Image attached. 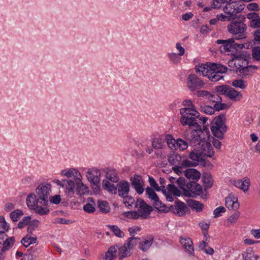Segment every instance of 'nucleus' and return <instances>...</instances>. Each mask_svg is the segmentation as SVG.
I'll use <instances>...</instances> for the list:
<instances>
[{
	"instance_id": "f257e3e1",
	"label": "nucleus",
	"mask_w": 260,
	"mask_h": 260,
	"mask_svg": "<svg viewBox=\"0 0 260 260\" xmlns=\"http://www.w3.org/2000/svg\"><path fill=\"white\" fill-rule=\"evenodd\" d=\"M51 184L44 182L38 186L36 194H29L26 199V204L30 210L40 215H46L49 213L47 207L51 189Z\"/></svg>"
},
{
	"instance_id": "f03ea898",
	"label": "nucleus",
	"mask_w": 260,
	"mask_h": 260,
	"mask_svg": "<svg viewBox=\"0 0 260 260\" xmlns=\"http://www.w3.org/2000/svg\"><path fill=\"white\" fill-rule=\"evenodd\" d=\"M180 113L181 115L180 121L183 125L199 126L196 119L200 116L198 111L193 108H184L180 109Z\"/></svg>"
},
{
	"instance_id": "7ed1b4c3",
	"label": "nucleus",
	"mask_w": 260,
	"mask_h": 260,
	"mask_svg": "<svg viewBox=\"0 0 260 260\" xmlns=\"http://www.w3.org/2000/svg\"><path fill=\"white\" fill-rule=\"evenodd\" d=\"M227 29L233 36L234 39L241 40L247 37V26L240 20H233L228 25Z\"/></svg>"
},
{
	"instance_id": "20e7f679",
	"label": "nucleus",
	"mask_w": 260,
	"mask_h": 260,
	"mask_svg": "<svg viewBox=\"0 0 260 260\" xmlns=\"http://www.w3.org/2000/svg\"><path fill=\"white\" fill-rule=\"evenodd\" d=\"M225 119V115L220 114L215 117L212 122L211 131L213 135L220 139H222L224 134L227 131V126L223 122Z\"/></svg>"
},
{
	"instance_id": "39448f33",
	"label": "nucleus",
	"mask_w": 260,
	"mask_h": 260,
	"mask_svg": "<svg viewBox=\"0 0 260 260\" xmlns=\"http://www.w3.org/2000/svg\"><path fill=\"white\" fill-rule=\"evenodd\" d=\"M243 9L242 5H239L237 2L233 1L226 3L225 6L223 9V12L228 15V21L234 20L237 17V14L242 11Z\"/></svg>"
},
{
	"instance_id": "423d86ee",
	"label": "nucleus",
	"mask_w": 260,
	"mask_h": 260,
	"mask_svg": "<svg viewBox=\"0 0 260 260\" xmlns=\"http://www.w3.org/2000/svg\"><path fill=\"white\" fill-rule=\"evenodd\" d=\"M187 209L185 204L179 200L175 202L174 205L167 207L166 205H163L160 211L163 212H168L171 211L179 216H184L186 214Z\"/></svg>"
},
{
	"instance_id": "0eeeda50",
	"label": "nucleus",
	"mask_w": 260,
	"mask_h": 260,
	"mask_svg": "<svg viewBox=\"0 0 260 260\" xmlns=\"http://www.w3.org/2000/svg\"><path fill=\"white\" fill-rule=\"evenodd\" d=\"M187 140L189 141V144L192 146L200 145L206 141L205 134L201 127L192 131L190 137L187 138Z\"/></svg>"
},
{
	"instance_id": "6e6552de",
	"label": "nucleus",
	"mask_w": 260,
	"mask_h": 260,
	"mask_svg": "<svg viewBox=\"0 0 260 260\" xmlns=\"http://www.w3.org/2000/svg\"><path fill=\"white\" fill-rule=\"evenodd\" d=\"M117 185L118 195L121 198L125 199L124 203L126 204L127 202L126 199L127 198L128 199V201L127 202L128 205H129V203L133 204L134 202V199L133 198L128 197V196L130 187V185L128 182L127 181H121L119 182Z\"/></svg>"
},
{
	"instance_id": "1a4fd4ad",
	"label": "nucleus",
	"mask_w": 260,
	"mask_h": 260,
	"mask_svg": "<svg viewBox=\"0 0 260 260\" xmlns=\"http://www.w3.org/2000/svg\"><path fill=\"white\" fill-rule=\"evenodd\" d=\"M187 86L191 91H195L203 87L205 83L196 75L191 74L189 75L187 79Z\"/></svg>"
},
{
	"instance_id": "9d476101",
	"label": "nucleus",
	"mask_w": 260,
	"mask_h": 260,
	"mask_svg": "<svg viewBox=\"0 0 260 260\" xmlns=\"http://www.w3.org/2000/svg\"><path fill=\"white\" fill-rule=\"evenodd\" d=\"M77 177V179L75 181H73L72 179L70 180L74 183V194L76 191L78 195H83L88 193V188L85 184H84L82 181V176L80 173H76V174Z\"/></svg>"
},
{
	"instance_id": "9b49d317",
	"label": "nucleus",
	"mask_w": 260,
	"mask_h": 260,
	"mask_svg": "<svg viewBox=\"0 0 260 260\" xmlns=\"http://www.w3.org/2000/svg\"><path fill=\"white\" fill-rule=\"evenodd\" d=\"M86 176L90 183L94 186H99L100 182L101 172L95 168L89 169L86 172Z\"/></svg>"
},
{
	"instance_id": "f8f14e48",
	"label": "nucleus",
	"mask_w": 260,
	"mask_h": 260,
	"mask_svg": "<svg viewBox=\"0 0 260 260\" xmlns=\"http://www.w3.org/2000/svg\"><path fill=\"white\" fill-rule=\"evenodd\" d=\"M216 42L218 44L221 45L219 47V50L222 53L232 52L236 49V43L234 38L228 40H217Z\"/></svg>"
},
{
	"instance_id": "ddd939ff",
	"label": "nucleus",
	"mask_w": 260,
	"mask_h": 260,
	"mask_svg": "<svg viewBox=\"0 0 260 260\" xmlns=\"http://www.w3.org/2000/svg\"><path fill=\"white\" fill-rule=\"evenodd\" d=\"M53 182L65 188L64 192L68 198H72L74 197V183L71 180L65 179L61 181L54 179Z\"/></svg>"
},
{
	"instance_id": "4468645a",
	"label": "nucleus",
	"mask_w": 260,
	"mask_h": 260,
	"mask_svg": "<svg viewBox=\"0 0 260 260\" xmlns=\"http://www.w3.org/2000/svg\"><path fill=\"white\" fill-rule=\"evenodd\" d=\"M146 194L148 196L149 199H151L153 201V205L154 207L157 210L160 211V209L162 208L163 205L162 202L159 200V197L155 193L153 188L148 186L146 188Z\"/></svg>"
},
{
	"instance_id": "2eb2a0df",
	"label": "nucleus",
	"mask_w": 260,
	"mask_h": 260,
	"mask_svg": "<svg viewBox=\"0 0 260 260\" xmlns=\"http://www.w3.org/2000/svg\"><path fill=\"white\" fill-rule=\"evenodd\" d=\"M131 181L132 187L138 194H142L144 192V189L143 187L144 182L141 176L134 175V177L131 178Z\"/></svg>"
},
{
	"instance_id": "dca6fc26",
	"label": "nucleus",
	"mask_w": 260,
	"mask_h": 260,
	"mask_svg": "<svg viewBox=\"0 0 260 260\" xmlns=\"http://www.w3.org/2000/svg\"><path fill=\"white\" fill-rule=\"evenodd\" d=\"M153 210L152 207L148 205L143 200L140 199L138 211L141 214V218L146 219Z\"/></svg>"
},
{
	"instance_id": "f3484780",
	"label": "nucleus",
	"mask_w": 260,
	"mask_h": 260,
	"mask_svg": "<svg viewBox=\"0 0 260 260\" xmlns=\"http://www.w3.org/2000/svg\"><path fill=\"white\" fill-rule=\"evenodd\" d=\"M258 69V67L254 65H248L247 64L246 66H244L242 68L238 70L239 73L243 78H247L249 76H251L253 73Z\"/></svg>"
},
{
	"instance_id": "a211bd4d",
	"label": "nucleus",
	"mask_w": 260,
	"mask_h": 260,
	"mask_svg": "<svg viewBox=\"0 0 260 260\" xmlns=\"http://www.w3.org/2000/svg\"><path fill=\"white\" fill-rule=\"evenodd\" d=\"M198 165L197 162H194L193 161H190L188 159L183 160L181 162L180 166L179 167H173V170L177 173L178 175L182 174L183 172V168L191 167H196Z\"/></svg>"
},
{
	"instance_id": "6ab92c4d",
	"label": "nucleus",
	"mask_w": 260,
	"mask_h": 260,
	"mask_svg": "<svg viewBox=\"0 0 260 260\" xmlns=\"http://www.w3.org/2000/svg\"><path fill=\"white\" fill-rule=\"evenodd\" d=\"M225 205L229 210H236L239 207L238 199L232 194L225 198Z\"/></svg>"
},
{
	"instance_id": "aec40b11",
	"label": "nucleus",
	"mask_w": 260,
	"mask_h": 260,
	"mask_svg": "<svg viewBox=\"0 0 260 260\" xmlns=\"http://www.w3.org/2000/svg\"><path fill=\"white\" fill-rule=\"evenodd\" d=\"M184 176L191 181H197L201 177V173L195 169H187L183 172Z\"/></svg>"
},
{
	"instance_id": "412c9836",
	"label": "nucleus",
	"mask_w": 260,
	"mask_h": 260,
	"mask_svg": "<svg viewBox=\"0 0 260 260\" xmlns=\"http://www.w3.org/2000/svg\"><path fill=\"white\" fill-rule=\"evenodd\" d=\"M202 153H203L204 159L206 157H211L214 155V149L210 143L206 141L201 144Z\"/></svg>"
},
{
	"instance_id": "4be33fe9",
	"label": "nucleus",
	"mask_w": 260,
	"mask_h": 260,
	"mask_svg": "<svg viewBox=\"0 0 260 260\" xmlns=\"http://www.w3.org/2000/svg\"><path fill=\"white\" fill-rule=\"evenodd\" d=\"M180 242L183 246L185 251L190 255H192L194 253V247L191 239L180 238Z\"/></svg>"
},
{
	"instance_id": "5701e85b",
	"label": "nucleus",
	"mask_w": 260,
	"mask_h": 260,
	"mask_svg": "<svg viewBox=\"0 0 260 260\" xmlns=\"http://www.w3.org/2000/svg\"><path fill=\"white\" fill-rule=\"evenodd\" d=\"M9 229V224L6 222L4 217L0 216V244H2L7 237L6 233Z\"/></svg>"
},
{
	"instance_id": "b1692460",
	"label": "nucleus",
	"mask_w": 260,
	"mask_h": 260,
	"mask_svg": "<svg viewBox=\"0 0 260 260\" xmlns=\"http://www.w3.org/2000/svg\"><path fill=\"white\" fill-rule=\"evenodd\" d=\"M118 256L119 260H122L123 258L129 256L132 254L131 249L128 248L125 243L123 245L118 244Z\"/></svg>"
},
{
	"instance_id": "393cba45",
	"label": "nucleus",
	"mask_w": 260,
	"mask_h": 260,
	"mask_svg": "<svg viewBox=\"0 0 260 260\" xmlns=\"http://www.w3.org/2000/svg\"><path fill=\"white\" fill-rule=\"evenodd\" d=\"M186 186L188 192L200 195L202 192V187L201 185L197 183V181H190L186 183Z\"/></svg>"
},
{
	"instance_id": "a878e982",
	"label": "nucleus",
	"mask_w": 260,
	"mask_h": 260,
	"mask_svg": "<svg viewBox=\"0 0 260 260\" xmlns=\"http://www.w3.org/2000/svg\"><path fill=\"white\" fill-rule=\"evenodd\" d=\"M195 71L197 73H199L200 75L207 77L208 74L210 73V63L206 64H199L196 66L194 68Z\"/></svg>"
},
{
	"instance_id": "bb28decb",
	"label": "nucleus",
	"mask_w": 260,
	"mask_h": 260,
	"mask_svg": "<svg viewBox=\"0 0 260 260\" xmlns=\"http://www.w3.org/2000/svg\"><path fill=\"white\" fill-rule=\"evenodd\" d=\"M188 157L194 162H201L205 160L200 149H194L189 154Z\"/></svg>"
},
{
	"instance_id": "cd10ccee",
	"label": "nucleus",
	"mask_w": 260,
	"mask_h": 260,
	"mask_svg": "<svg viewBox=\"0 0 260 260\" xmlns=\"http://www.w3.org/2000/svg\"><path fill=\"white\" fill-rule=\"evenodd\" d=\"M117 248H118V244L111 246L106 253L105 256V260H114L117 256H118Z\"/></svg>"
},
{
	"instance_id": "c85d7f7f",
	"label": "nucleus",
	"mask_w": 260,
	"mask_h": 260,
	"mask_svg": "<svg viewBox=\"0 0 260 260\" xmlns=\"http://www.w3.org/2000/svg\"><path fill=\"white\" fill-rule=\"evenodd\" d=\"M151 145L155 149H163L165 146V138L162 135L154 138L151 142Z\"/></svg>"
},
{
	"instance_id": "c756f323",
	"label": "nucleus",
	"mask_w": 260,
	"mask_h": 260,
	"mask_svg": "<svg viewBox=\"0 0 260 260\" xmlns=\"http://www.w3.org/2000/svg\"><path fill=\"white\" fill-rule=\"evenodd\" d=\"M210 69L211 71L216 73L222 75L223 73L226 72L228 68L226 66L221 64L210 63Z\"/></svg>"
},
{
	"instance_id": "7c9ffc66",
	"label": "nucleus",
	"mask_w": 260,
	"mask_h": 260,
	"mask_svg": "<svg viewBox=\"0 0 260 260\" xmlns=\"http://www.w3.org/2000/svg\"><path fill=\"white\" fill-rule=\"evenodd\" d=\"M226 96L232 101L237 102L241 100L242 94L240 92L236 90L234 88L230 86Z\"/></svg>"
},
{
	"instance_id": "2f4dec72",
	"label": "nucleus",
	"mask_w": 260,
	"mask_h": 260,
	"mask_svg": "<svg viewBox=\"0 0 260 260\" xmlns=\"http://www.w3.org/2000/svg\"><path fill=\"white\" fill-rule=\"evenodd\" d=\"M202 180L205 188H210L213 184V179L210 173L204 172L202 175Z\"/></svg>"
},
{
	"instance_id": "473e14b6",
	"label": "nucleus",
	"mask_w": 260,
	"mask_h": 260,
	"mask_svg": "<svg viewBox=\"0 0 260 260\" xmlns=\"http://www.w3.org/2000/svg\"><path fill=\"white\" fill-rule=\"evenodd\" d=\"M198 247L200 250L203 251L206 254L213 255L214 253V249L208 246L207 242L202 241L199 242Z\"/></svg>"
},
{
	"instance_id": "72a5a7b5",
	"label": "nucleus",
	"mask_w": 260,
	"mask_h": 260,
	"mask_svg": "<svg viewBox=\"0 0 260 260\" xmlns=\"http://www.w3.org/2000/svg\"><path fill=\"white\" fill-rule=\"evenodd\" d=\"M234 185L243 190L244 192L248 190L249 181V179H245L244 181L242 180H237L234 181Z\"/></svg>"
},
{
	"instance_id": "f704fd0d",
	"label": "nucleus",
	"mask_w": 260,
	"mask_h": 260,
	"mask_svg": "<svg viewBox=\"0 0 260 260\" xmlns=\"http://www.w3.org/2000/svg\"><path fill=\"white\" fill-rule=\"evenodd\" d=\"M103 188L112 194H116L117 191V187L113 184H111L107 180H104L102 182Z\"/></svg>"
},
{
	"instance_id": "c9c22d12",
	"label": "nucleus",
	"mask_w": 260,
	"mask_h": 260,
	"mask_svg": "<svg viewBox=\"0 0 260 260\" xmlns=\"http://www.w3.org/2000/svg\"><path fill=\"white\" fill-rule=\"evenodd\" d=\"M153 238L151 236L145 239L144 241L139 243V248L143 251H147L152 245Z\"/></svg>"
},
{
	"instance_id": "e433bc0d",
	"label": "nucleus",
	"mask_w": 260,
	"mask_h": 260,
	"mask_svg": "<svg viewBox=\"0 0 260 260\" xmlns=\"http://www.w3.org/2000/svg\"><path fill=\"white\" fill-rule=\"evenodd\" d=\"M235 58L242 59L243 61L244 65L248 64V60L250 59V54L247 51H241L237 52L233 55Z\"/></svg>"
},
{
	"instance_id": "4c0bfd02",
	"label": "nucleus",
	"mask_w": 260,
	"mask_h": 260,
	"mask_svg": "<svg viewBox=\"0 0 260 260\" xmlns=\"http://www.w3.org/2000/svg\"><path fill=\"white\" fill-rule=\"evenodd\" d=\"M188 205L192 209L195 210L197 212H201L203 210L204 205L201 202L190 200L188 201Z\"/></svg>"
},
{
	"instance_id": "58836bf2",
	"label": "nucleus",
	"mask_w": 260,
	"mask_h": 260,
	"mask_svg": "<svg viewBox=\"0 0 260 260\" xmlns=\"http://www.w3.org/2000/svg\"><path fill=\"white\" fill-rule=\"evenodd\" d=\"M76 173H80L78 171L75 169H72L69 170H64L61 172V175L67 177L69 179H72L74 181L77 179L76 174Z\"/></svg>"
},
{
	"instance_id": "ea45409f",
	"label": "nucleus",
	"mask_w": 260,
	"mask_h": 260,
	"mask_svg": "<svg viewBox=\"0 0 260 260\" xmlns=\"http://www.w3.org/2000/svg\"><path fill=\"white\" fill-rule=\"evenodd\" d=\"M169 163L174 166L173 167H179L181 162V157L180 155H172L168 158Z\"/></svg>"
},
{
	"instance_id": "a19ab883",
	"label": "nucleus",
	"mask_w": 260,
	"mask_h": 260,
	"mask_svg": "<svg viewBox=\"0 0 260 260\" xmlns=\"http://www.w3.org/2000/svg\"><path fill=\"white\" fill-rule=\"evenodd\" d=\"M169 147L172 150H176L177 139L173 138L171 135H167L165 137Z\"/></svg>"
},
{
	"instance_id": "79ce46f5",
	"label": "nucleus",
	"mask_w": 260,
	"mask_h": 260,
	"mask_svg": "<svg viewBox=\"0 0 260 260\" xmlns=\"http://www.w3.org/2000/svg\"><path fill=\"white\" fill-rule=\"evenodd\" d=\"M258 256L255 255L251 249H247L246 251L243 254V258L244 260H257Z\"/></svg>"
},
{
	"instance_id": "37998d69",
	"label": "nucleus",
	"mask_w": 260,
	"mask_h": 260,
	"mask_svg": "<svg viewBox=\"0 0 260 260\" xmlns=\"http://www.w3.org/2000/svg\"><path fill=\"white\" fill-rule=\"evenodd\" d=\"M15 241L14 237L7 238V237L1 244H3L2 248H4V250H8L13 246Z\"/></svg>"
},
{
	"instance_id": "c03bdc74",
	"label": "nucleus",
	"mask_w": 260,
	"mask_h": 260,
	"mask_svg": "<svg viewBox=\"0 0 260 260\" xmlns=\"http://www.w3.org/2000/svg\"><path fill=\"white\" fill-rule=\"evenodd\" d=\"M98 207L100 211L104 213H107L110 212V208L109 204L105 201H99Z\"/></svg>"
},
{
	"instance_id": "a18cd8bd",
	"label": "nucleus",
	"mask_w": 260,
	"mask_h": 260,
	"mask_svg": "<svg viewBox=\"0 0 260 260\" xmlns=\"http://www.w3.org/2000/svg\"><path fill=\"white\" fill-rule=\"evenodd\" d=\"M188 144L189 141L187 140L185 141L181 138H178L177 139L176 150L179 149L180 151L185 150L187 148Z\"/></svg>"
},
{
	"instance_id": "49530a36",
	"label": "nucleus",
	"mask_w": 260,
	"mask_h": 260,
	"mask_svg": "<svg viewBox=\"0 0 260 260\" xmlns=\"http://www.w3.org/2000/svg\"><path fill=\"white\" fill-rule=\"evenodd\" d=\"M37 241V238L30 237L28 235H26L23 238L21 241V243L25 247H27L31 244L35 243Z\"/></svg>"
},
{
	"instance_id": "de8ad7c7",
	"label": "nucleus",
	"mask_w": 260,
	"mask_h": 260,
	"mask_svg": "<svg viewBox=\"0 0 260 260\" xmlns=\"http://www.w3.org/2000/svg\"><path fill=\"white\" fill-rule=\"evenodd\" d=\"M107 226L116 236L119 238H122L124 236V233L117 225L109 224L107 225Z\"/></svg>"
},
{
	"instance_id": "09e8293b",
	"label": "nucleus",
	"mask_w": 260,
	"mask_h": 260,
	"mask_svg": "<svg viewBox=\"0 0 260 260\" xmlns=\"http://www.w3.org/2000/svg\"><path fill=\"white\" fill-rule=\"evenodd\" d=\"M230 87V86L229 85H221L216 86L215 90L219 95H224L226 96Z\"/></svg>"
},
{
	"instance_id": "8fccbe9b",
	"label": "nucleus",
	"mask_w": 260,
	"mask_h": 260,
	"mask_svg": "<svg viewBox=\"0 0 260 260\" xmlns=\"http://www.w3.org/2000/svg\"><path fill=\"white\" fill-rule=\"evenodd\" d=\"M106 178L112 182H117L119 180L117 174L114 170L107 171L106 174Z\"/></svg>"
},
{
	"instance_id": "3c124183",
	"label": "nucleus",
	"mask_w": 260,
	"mask_h": 260,
	"mask_svg": "<svg viewBox=\"0 0 260 260\" xmlns=\"http://www.w3.org/2000/svg\"><path fill=\"white\" fill-rule=\"evenodd\" d=\"M210 73L207 75L208 79L212 82H217L223 79V76L222 75L216 73L210 70Z\"/></svg>"
},
{
	"instance_id": "603ef678",
	"label": "nucleus",
	"mask_w": 260,
	"mask_h": 260,
	"mask_svg": "<svg viewBox=\"0 0 260 260\" xmlns=\"http://www.w3.org/2000/svg\"><path fill=\"white\" fill-rule=\"evenodd\" d=\"M124 215L128 218H132L134 219H137L139 217H141V214L140 213L139 211L138 212L136 211L125 212L124 213Z\"/></svg>"
},
{
	"instance_id": "864d4df0",
	"label": "nucleus",
	"mask_w": 260,
	"mask_h": 260,
	"mask_svg": "<svg viewBox=\"0 0 260 260\" xmlns=\"http://www.w3.org/2000/svg\"><path fill=\"white\" fill-rule=\"evenodd\" d=\"M23 214L22 211L19 209H16L10 214V216L13 221H18Z\"/></svg>"
},
{
	"instance_id": "5fc2aeb1",
	"label": "nucleus",
	"mask_w": 260,
	"mask_h": 260,
	"mask_svg": "<svg viewBox=\"0 0 260 260\" xmlns=\"http://www.w3.org/2000/svg\"><path fill=\"white\" fill-rule=\"evenodd\" d=\"M167 56L170 61L174 64H177L181 60L180 56L175 53H168Z\"/></svg>"
},
{
	"instance_id": "6e6d98bb",
	"label": "nucleus",
	"mask_w": 260,
	"mask_h": 260,
	"mask_svg": "<svg viewBox=\"0 0 260 260\" xmlns=\"http://www.w3.org/2000/svg\"><path fill=\"white\" fill-rule=\"evenodd\" d=\"M232 85L236 88L244 89L246 87L247 83L242 79H236L233 81Z\"/></svg>"
},
{
	"instance_id": "4d7b16f0",
	"label": "nucleus",
	"mask_w": 260,
	"mask_h": 260,
	"mask_svg": "<svg viewBox=\"0 0 260 260\" xmlns=\"http://www.w3.org/2000/svg\"><path fill=\"white\" fill-rule=\"evenodd\" d=\"M167 189L169 192L177 197H180L181 194V191L174 184L168 185Z\"/></svg>"
},
{
	"instance_id": "13d9d810",
	"label": "nucleus",
	"mask_w": 260,
	"mask_h": 260,
	"mask_svg": "<svg viewBox=\"0 0 260 260\" xmlns=\"http://www.w3.org/2000/svg\"><path fill=\"white\" fill-rule=\"evenodd\" d=\"M177 183L179 185V187L183 189L184 191V194L185 196L189 197L190 196V193L188 190H186L183 188V186L186 185V180L183 177H179L177 180Z\"/></svg>"
},
{
	"instance_id": "bf43d9fd",
	"label": "nucleus",
	"mask_w": 260,
	"mask_h": 260,
	"mask_svg": "<svg viewBox=\"0 0 260 260\" xmlns=\"http://www.w3.org/2000/svg\"><path fill=\"white\" fill-rule=\"evenodd\" d=\"M200 110L203 113L209 115H212L215 112L214 107L208 105H201Z\"/></svg>"
},
{
	"instance_id": "052dcab7",
	"label": "nucleus",
	"mask_w": 260,
	"mask_h": 260,
	"mask_svg": "<svg viewBox=\"0 0 260 260\" xmlns=\"http://www.w3.org/2000/svg\"><path fill=\"white\" fill-rule=\"evenodd\" d=\"M232 0H213L212 7L213 9H219L222 4L231 2Z\"/></svg>"
},
{
	"instance_id": "680f3d73",
	"label": "nucleus",
	"mask_w": 260,
	"mask_h": 260,
	"mask_svg": "<svg viewBox=\"0 0 260 260\" xmlns=\"http://www.w3.org/2000/svg\"><path fill=\"white\" fill-rule=\"evenodd\" d=\"M252 56L256 61H260V46H255L252 49Z\"/></svg>"
},
{
	"instance_id": "e2e57ef3",
	"label": "nucleus",
	"mask_w": 260,
	"mask_h": 260,
	"mask_svg": "<svg viewBox=\"0 0 260 260\" xmlns=\"http://www.w3.org/2000/svg\"><path fill=\"white\" fill-rule=\"evenodd\" d=\"M140 239L136 238L135 237H131L127 239L125 243L127 245L128 248L131 249H133L134 246L137 243V240H139Z\"/></svg>"
},
{
	"instance_id": "0e129e2a",
	"label": "nucleus",
	"mask_w": 260,
	"mask_h": 260,
	"mask_svg": "<svg viewBox=\"0 0 260 260\" xmlns=\"http://www.w3.org/2000/svg\"><path fill=\"white\" fill-rule=\"evenodd\" d=\"M214 111H219L222 110L228 109L230 107V105L221 102H217L214 105Z\"/></svg>"
},
{
	"instance_id": "69168bd1",
	"label": "nucleus",
	"mask_w": 260,
	"mask_h": 260,
	"mask_svg": "<svg viewBox=\"0 0 260 260\" xmlns=\"http://www.w3.org/2000/svg\"><path fill=\"white\" fill-rule=\"evenodd\" d=\"M208 100L215 104L222 101V98L217 92L213 94L210 93Z\"/></svg>"
},
{
	"instance_id": "338daca9",
	"label": "nucleus",
	"mask_w": 260,
	"mask_h": 260,
	"mask_svg": "<svg viewBox=\"0 0 260 260\" xmlns=\"http://www.w3.org/2000/svg\"><path fill=\"white\" fill-rule=\"evenodd\" d=\"M30 217L25 216L22 218L18 223V228L19 229H22L25 226L27 225L30 222Z\"/></svg>"
},
{
	"instance_id": "774afa93",
	"label": "nucleus",
	"mask_w": 260,
	"mask_h": 260,
	"mask_svg": "<svg viewBox=\"0 0 260 260\" xmlns=\"http://www.w3.org/2000/svg\"><path fill=\"white\" fill-rule=\"evenodd\" d=\"M253 43L254 44H260V28L257 29L253 32Z\"/></svg>"
}]
</instances>
